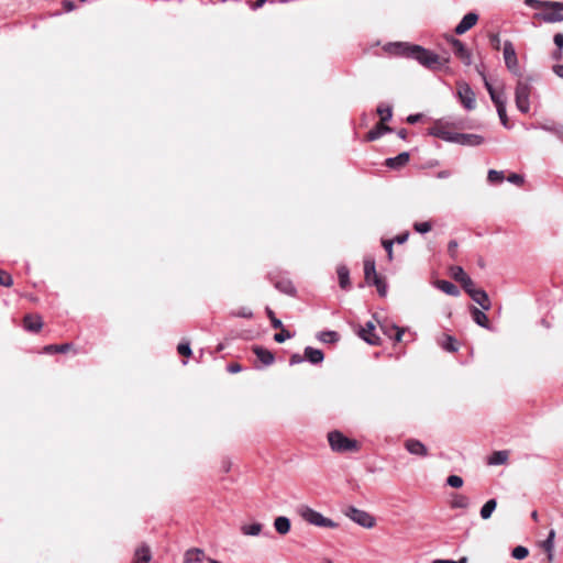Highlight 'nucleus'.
<instances>
[{
  "mask_svg": "<svg viewBox=\"0 0 563 563\" xmlns=\"http://www.w3.org/2000/svg\"><path fill=\"white\" fill-rule=\"evenodd\" d=\"M391 331H395V338H394L395 341L400 342L402 339V335H404V330L394 325V327H391Z\"/></svg>",
  "mask_w": 563,
  "mask_h": 563,
  "instance_id": "56",
  "label": "nucleus"
},
{
  "mask_svg": "<svg viewBox=\"0 0 563 563\" xmlns=\"http://www.w3.org/2000/svg\"><path fill=\"white\" fill-rule=\"evenodd\" d=\"M421 118V114H410L408 118H407V122L410 123V124H413L416 122H418Z\"/></svg>",
  "mask_w": 563,
  "mask_h": 563,
  "instance_id": "63",
  "label": "nucleus"
},
{
  "mask_svg": "<svg viewBox=\"0 0 563 563\" xmlns=\"http://www.w3.org/2000/svg\"><path fill=\"white\" fill-rule=\"evenodd\" d=\"M409 161V154L407 152H402L396 157H390L386 159V165L390 168H399L406 165Z\"/></svg>",
  "mask_w": 563,
  "mask_h": 563,
  "instance_id": "25",
  "label": "nucleus"
},
{
  "mask_svg": "<svg viewBox=\"0 0 563 563\" xmlns=\"http://www.w3.org/2000/svg\"><path fill=\"white\" fill-rule=\"evenodd\" d=\"M178 353L184 356H189L191 354V349L189 343H179L177 346Z\"/></svg>",
  "mask_w": 563,
  "mask_h": 563,
  "instance_id": "51",
  "label": "nucleus"
},
{
  "mask_svg": "<svg viewBox=\"0 0 563 563\" xmlns=\"http://www.w3.org/2000/svg\"><path fill=\"white\" fill-rule=\"evenodd\" d=\"M24 328L30 332H38L43 327L42 317L38 314H27L23 320Z\"/></svg>",
  "mask_w": 563,
  "mask_h": 563,
  "instance_id": "17",
  "label": "nucleus"
},
{
  "mask_svg": "<svg viewBox=\"0 0 563 563\" xmlns=\"http://www.w3.org/2000/svg\"><path fill=\"white\" fill-rule=\"evenodd\" d=\"M496 109H497V113H498V117L500 119L501 124L505 128H508V118H507V113H506V104H500V107H497Z\"/></svg>",
  "mask_w": 563,
  "mask_h": 563,
  "instance_id": "46",
  "label": "nucleus"
},
{
  "mask_svg": "<svg viewBox=\"0 0 563 563\" xmlns=\"http://www.w3.org/2000/svg\"><path fill=\"white\" fill-rule=\"evenodd\" d=\"M503 54H504L505 64H506V67L508 68V70L515 75H520V67H519L517 54H516L515 47L510 41H506L504 43Z\"/></svg>",
  "mask_w": 563,
  "mask_h": 563,
  "instance_id": "6",
  "label": "nucleus"
},
{
  "mask_svg": "<svg viewBox=\"0 0 563 563\" xmlns=\"http://www.w3.org/2000/svg\"><path fill=\"white\" fill-rule=\"evenodd\" d=\"M484 137L479 134H473V133H457L455 136L456 144L463 145V146H478L483 144Z\"/></svg>",
  "mask_w": 563,
  "mask_h": 563,
  "instance_id": "11",
  "label": "nucleus"
},
{
  "mask_svg": "<svg viewBox=\"0 0 563 563\" xmlns=\"http://www.w3.org/2000/svg\"><path fill=\"white\" fill-rule=\"evenodd\" d=\"M429 134L445 142L454 143L457 132H453L446 124L437 123L429 130Z\"/></svg>",
  "mask_w": 563,
  "mask_h": 563,
  "instance_id": "8",
  "label": "nucleus"
},
{
  "mask_svg": "<svg viewBox=\"0 0 563 563\" xmlns=\"http://www.w3.org/2000/svg\"><path fill=\"white\" fill-rule=\"evenodd\" d=\"M562 7H544V12L538 14V16L548 23H554L563 21V2H558Z\"/></svg>",
  "mask_w": 563,
  "mask_h": 563,
  "instance_id": "9",
  "label": "nucleus"
},
{
  "mask_svg": "<svg viewBox=\"0 0 563 563\" xmlns=\"http://www.w3.org/2000/svg\"><path fill=\"white\" fill-rule=\"evenodd\" d=\"M451 44L454 54L462 60L463 64L470 66L472 64V54L466 46L457 38H452Z\"/></svg>",
  "mask_w": 563,
  "mask_h": 563,
  "instance_id": "10",
  "label": "nucleus"
},
{
  "mask_svg": "<svg viewBox=\"0 0 563 563\" xmlns=\"http://www.w3.org/2000/svg\"><path fill=\"white\" fill-rule=\"evenodd\" d=\"M234 314L238 317L247 318V319L253 317L252 311L246 308H242L240 311L235 312Z\"/></svg>",
  "mask_w": 563,
  "mask_h": 563,
  "instance_id": "55",
  "label": "nucleus"
},
{
  "mask_svg": "<svg viewBox=\"0 0 563 563\" xmlns=\"http://www.w3.org/2000/svg\"><path fill=\"white\" fill-rule=\"evenodd\" d=\"M438 343L448 352H456L459 349L456 340L451 335H443L438 340Z\"/></svg>",
  "mask_w": 563,
  "mask_h": 563,
  "instance_id": "26",
  "label": "nucleus"
},
{
  "mask_svg": "<svg viewBox=\"0 0 563 563\" xmlns=\"http://www.w3.org/2000/svg\"><path fill=\"white\" fill-rule=\"evenodd\" d=\"M205 559V551L199 548H191L185 552L184 563H198Z\"/></svg>",
  "mask_w": 563,
  "mask_h": 563,
  "instance_id": "20",
  "label": "nucleus"
},
{
  "mask_svg": "<svg viewBox=\"0 0 563 563\" xmlns=\"http://www.w3.org/2000/svg\"><path fill=\"white\" fill-rule=\"evenodd\" d=\"M279 329H280V332H278L274 335V340L276 342L283 343L292 336V334L288 330L284 329V327L279 328Z\"/></svg>",
  "mask_w": 563,
  "mask_h": 563,
  "instance_id": "42",
  "label": "nucleus"
},
{
  "mask_svg": "<svg viewBox=\"0 0 563 563\" xmlns=\"http://www.w3.org/2000/svg\"><path fill=\"white\" fill-rule=\"evenodd\" d=\"M318 339L323 343H335L339 341L340 335L335 331H321L318 333Z\"/></svg>",
  "mask_w": 563,
  "mask_h": 563,
  "instance_id": "33",
  "label": "nucleus"
},
{
  "mask_svg": "<svg viewBox=\"0 0 563 563\" xmlns=\"http://www.w3.org/2000/svg\"><path fill=\"white\" fill-rule=\"evenodd\" d=\"M276 287L278 289H280L282 291H284L285 294H288V295L295 294V287L290 283H286V284L278 283V284H276Z\"/></svg>",
  "mask_w": 563,
  "mask_h": 563,
  "instance_id": "50",
  "label": "nucleus"
},
{
  "mask_svg": "<svg viewBox=\"0 0 563 563\" xmlns=\"http://www.w3.org/2000/svg\"><path fill=\"white\" fill-rule=\"evenodd\" d=\"M371 285H374L377 288V291H378V294L382 297L386 296V294H387V285H386V283L384 282V279L382 277L376 279V280H374Z\"/></svg>",
  "mask_w": 563,
  "mask_h": 563,
  "instance_id": "43",
  "label": "nucleus"
},
{
  "mask_svg": "<svg viewBox=\"0 0 563 563\" xmlns=\"http://www.w3.org/2000/svg\"><path fill=\"white\" fill-rule=\"evenodd\" d=\"M305 358L311 364H320L324 360L323 352L311 346L305 349Z\"/></svg>",
  "mask_w": 563,
  "mask_h": 563,
  "instance_id": "23",
  "label": "nucleus"
},
{
  "mask_svg": "<svg viewBox=\"0 0 563 563\" xmlns=\"http://www.w3.org/2000/svg\"><path fill=\"white\" fill-rule=\"evenodd\" d=\"M328 441L331 449L335 452L343 453L358 450L357 441L349 439L340 431L329 432Z\"/></svg>",
  "mask_w": 563,
  "mask_h": 563,
  "instance_id": "4",
  "label": "nucleus"
},
{
  "mask_svg": "<svg viewBox=\"0 0 563 563\" xmlns=\"http://www.w3.org/2000/svg\"><path fill=\"white\" fill-rule=\"evenodd\" d=\"M482 76H483L485 88L487 89V91H488V93L490 96V99L495 103L496 108L500 107V104H507V98H506L504 91L503 90L497 91L492 86V84L488 81L486 76L484 74H482Z\"/></svg>",
  "mask_w": 563,
  "mask_h": 563,
  "instance_id": "12",
  "label": "nucleus"
},
{
  "mask_svg": "<svg viewBox=\"0 0 563 563\" xmlns=\"http://www.w3.org/2000/svg\"><path fill=\"white\" fill-rule=\"evenodd\" d=\"M375 327L369 321L366 323L365 328H362L358 332L360 336L371 345H377L379 343V338L374 333Z\"/></svg>",
  "mask_w": 563,
  "mask_h": 563,
  "instance_id": "16",
  "label": "nucleus"
},
{
  "mask_svg": "<svg viewBox=\"0 0 563 563\" xmlns=\"http://www.w3.org/2000/svg\"><path fill=\"white\" fill-rule=\"evenodd\" d=\"M396 54L405 55L416 59L420 65L430 70L449 69V58L441 57L440 55L420 46L410 45L407 43H395L393 45Z\"/></svg>",
  "mask_w": 563,
  "mask_h": 563,
  "instance_id": "1",
  "label": "nucleus"
},
{
  "mask_svg": "<svg viewBox=\"0 0 563 563\" xmlns=\"http://www.w3.org/2000/svg\"><path fill=\"white\" fill-rule=\"evenodd\" d=\"M408 236H409V233L406 232V233L397 235L393 241L398 244H402L408 240Z\"/></svg>",
  "mask_w": 563,
  "mask_h": 563,
  "instance_id": "60",
  "label": "nucleus"
},
{
  "mask_svg": "<svg viewBox=\"0 0 563 563\" xmlns=\"http://www.w3.org/2000/svg\"><path fill=\"white\" fill-rule=\"evenodd\" d=\"M13 284V279L10 274L0 269V285L10 287Z\"/></svg>",
  "mask_w": 563,
  "mask_h": 563,
  "instance_id": "47",
  "label": "nucleus"
},
{
  "mask_svg": "<svg viewBox=\"0 0 563 563\" xmlns=\"http://www.w3.org/2000/svg\"><path fill=\"white\" fill-rule=\"evenodd\" d=\"M364 277L368 285L380 278L376 272L375 260L371 256L364 258Z\"/></svg>",
  "mask_w": 563,
  "mask_h": 563,
  "instance_id": "15",
  "label": "nucleus"
},
{
  "mask_svg": "<svg viewBox=\"0 0 563 563\" xmlns=\"http://www.w3.org/2000/svg\"><path fill=\"white\" fill-rule=\"evenodd\" d=\"M554 539H555V530L551 529L548 538L542 542L541 547L545 552L554 551Z\"/></svg>",
  "mask_w": 563,
  "mask_h": 563,
  "instance_id": "37",
  "label": "nucleus"
},
{
  "mask_svg": "<svg viewBox=\"0 0 563 563\" xmlns=\"http://www.w3.org/2000/svg\"><path fill=\"white\" fill-rule=\"evenodd\" d=\"M405 448L412 455H418V456H422V457L428 455L427 446L419 440H416V439L406 440Z\"/></svg>",
  "mask_w": 563,
  "mask_h": 563,
  "instance_id": "14",
  "label": "nucleus"
},
{
  "mask_svg": "<svg viewBox=\"0 0 563 563\" xmlns=\"http://www.w3.org/2000/svg\"><path fill=\"white\" fill-rule=\"evenodd\" d=\"M552 70L553 73L563 79V65L562 64H556L552 67Z\"/></svg>",
  "mask_w": 563,
  "mask_h": 563,
  "instance_id": "58",
  "label": "nucleus"
},
{
  "mask_svg": "<svg viewBox=\"0 0 563 563\" xmlns=\"http://www.w3.org/2000/svg\"><path fill=\"white\" fill-rule=\"evenodd\" d=\"M477 305L482 307L483 310L487 311L490 309V300L487 292L483 289H478L477 291H473L470 296Z\"/></svg>",
  "mask_w": 563,
  "mask_h": 563,
  "instance_id": "19",
  "label": "nucleus"
},
{
  "mask_svg": "<svg viewBox=\"0 0 563 563\" xmlns=\"http://www.w3.org/2000/svg\"><path fill=\"white\" fill-rule=\"evenodd\" d=\"M488 181L500 183L504 180V173L495 169H489L487 175Z\"/></svg>",
  "mask_w": 563,
  "mask_h": 563,
  "instance_id": "41",
  "label": "nucleus"
},
{
  "mask_svg": "<svg viewBox=\"0 0 563 563\" xmlns=\"http://www.w3.org/2000/svg\"><path fill=\"white\" fill-rule=\"evenodd\" d=\"M344 515L356 525L371 529L375 526V518L367 511L350 506L344 510Z\"/></svg>",
  "mask_w": 563,
  "mask_h": 563,
  "instance_id": "5",
  "label": "nucleus"
},
{
  "mask_svg": "<svg viewBox=\"0 0 563 563\" xmlns=\"http://www.w3.org/2000/svg\"><path fill=\"white\" fill-rule=\"evenodd\" d=\"M341 288L345 289L350 286V272L344 265H340L336 269Z\"/></svg>",
  "mask_w": 563,
  "mask_h": 563,
  "instance_id": "29",
  "label": "nucleus"
},
{
  "mask_svg": "<svg viewBox=\"0 0 563 563\" xmlns=\"http://www.w3.org/2000/svg\"><path fill=\"white\" fill-rule=\"evenodd\" d=\"M471 505V500L467 496L462 494H455L451 500V507L455 509H466Z\"/></svg>",
  "mask_w": 563,
  "mask_h": 563,
  "instance_id": "27",
  "label": "nucleus"
},
{
  "mask_svg": "<svg viewBox=\"0 0 563 563\" xmlns=\"http://www.w3.org/2000/svg\"><path fill=\"white\" fill-rule=\"evenodd\" d=\"M508 460V453L506 451L494 452L488 460L489 465H501Z\"/></svg>",
  "mask_w": 563,
  "mask_h": 563,
  "instance_id": "32",
  "label": "nucleus"
},
{
  "mask_svg": "<svg viewBox=\"0 0 563 563\" xmlns=\"http://www.w3.org/2000/svg\"><path fill=\"white\" fill-rule=\"evenodd\" d=\"M253 352L265 366L272 365L275 361L274 354L267 349L254 346Z\"/></svg>",
  "mask_w": 563,
  "mask_h": 563,
  "instance_id": "18",
  "label": "nucleus"
},
{
  "mask_svg": "<svg viewBox=\"0 0 563 563\" xmlns=\"http://www.w3.org/2000/svg\"><path fill=\"white\" fill-rule=\"evenodd\" d=\"M478 20V15L474 12H470L463 16L461 22L455 27V33L461 35L472 29Z\"/></svg>",
  "mask_w": 563,
  "mask_h": 563,
  "instance_id": "13",
  "label": "nucleus"
},
{
  "mask_svg": "<svg viewBox=\"0 0 563 563\" xmlns=\"http://www.w3.org/2000/svg\"><path fill=\"white\" fill-rule=\"evenodd\" d=\"M151 559V550L145 544L139 547L134 552V563H148Z\"/></svg>",
  "mask_w": 563,
  "mask_h": 563,
  "instance_id": "22",
  "label": "nucleus"
},
{
  "mask_svg": "<svg viewBox=\"0 0 563 563\" xmlns=\"http://www.w3.org/2000/svg\"><path fill=\"white\" fill-rule=\"evenodd\" d=\"M452 274H453V277L460 282V283H463V280H465L468 275L463 271L462 267L460 266H455L452 268Z\"/></svg>",
  "mask_w": 563,
  "mask_h": 563,
  "instance_id": "44",
  "label": "nucleus"
},
{
  "mask_svg": "<svg viewBox=\"0 0 563 563\" xmlns=\"http://www.w3.org/2000/svg\"><path fill=\"white\" fill-rule=\"evenodd\" d=\"M457 96L466 110L475 108V93L468 84L464 81L457 84Z\"/></svg>",
  "mask_w": 563,
  "mask_h": 563,
  "instance_id": "7",
  "label": "nucleus"
},
{
  "mask_svg": "<svg viewBox=\"0 0 563 563\" xmlns=\"http://www.w3.org/2000/svg\"><path fill=\"white\" fill-rule=\"evenodd\" d=\"M298 515L308 523L316 527L336 528L338 523L330 518L324 517L319 511L310 508L309 506L301 505L297 508Z\"/></svg>",
  "mask_w": 563,
  "mask_h": 563,
  "instance_id": "2",
  "label": "nucleus"
},
{
  "mask_svg": "<svg viewBox=\"0 0 563 563\" xmlns=\"http://www.w3.org/2000/svg\"><path fill=\"white\" fill-rule=\"evenodd\" d=\"M468 559L466 556H462L460 560H444V559H435L432 563H467Z\"/></svg>",
  "mask_w": 563,
  "mask_h": 563,
  "instance_id": "52",
  "label": "nucleus"
},
{
  "mask_svg": "<svg viewBox=\"0 0 563 563\" xmlns=\"http://www.w3.org/2000/svg\"><path fill=\"white\" fill-rule=\"evenodd\" d=\"M413 229H415L416 232L424 234V233H428L429 231H431L432 225H431V223L429 221L416 222L413 224Z\"/></svg>",
  "mask_w": 563,
  "mask_h": 563,
  "instance_id": "40",
  "label": "nucleus"
},
{
  "mask_svg": "<svg viewBox=\"0 0 563 563\" xmlns=\"http://www.w3.org/2000/svg\"><path fill=\"white\" fill-rule=\"evenodd\" d=\"M554 44L558 46L559 49H562L563 48V34L562 33H556L554 35Z\"/></svg>",
  "mask_w": 563,
  "mask_h": 563,
  "instance_id": "57",
  "label": "nucleus"
},
{
  "mask_svg": "<svg viewBox=\"0 0 563 563\" xmlns=\"http://www.w3.org/2000/svg\"><path fill=\"white\" fill-rule=\"evenodd\" d=\"M446 483L451 487L460 488L463 485V478L461 476H459V475H450L446 478Z\"/></svg>",
  "mask_w": 563,
  "mask_h": 563,
  "instance_id": "45",
  "label": "nucleus"
},
{
  "mask_svg": "<svg viewBox=\"0 0 563 563\" xmlns=\"http://www.w3.org/2000/svg\"><path fill=\"white\" fill-rule=\"evenodd\" d=\"M496 507H497L496 499L487 500L481 508L479 514H481L482 519H484V520L489 519L492 517L493 512L495 511Z\"/></svg>",
  "mask_w": 563,
  "mask_h": 563,
  "instance_id": "30",
  "label": "nucleus"
},
{
  "mask_svg": "<svg viewBox=\"0 0 563 563\" xmlns=\"http://www.w3.org/2000/svg\"><path fill=\"white\" fill-rule=\"evenodd\" d=\"M456 247H457V243H456L455 241H451V242L449 243L448 249H449V252H450L452 255H453V254H454V252L456 251Z\"/></svg>",
  "mask_w": 563,
  "mask_h": 563,
  "instance_id": "64",
  "label": "nucleus"
},
{
  "mask_svg": "<svg viewBox=\"0 0 563 563\" xmlns=\"http://www.w3.org/2000/svg\"><path fill=\"white\" fill-rule=\"evenodd\" d=\"M377 113L379 114L382 122H386V121L390 120L391 115H393L391 108L389 106H383V104L378 106Z\"/></svg>",
  "mask_w": 563,
  "mask_h": 563,
  "instance_id": "38",
  "label": "nucleus"
},
{
  "mask_svg": "<svg viewBox=\"0 0 563 563\" xmlns=\"http://www.w3.org/2000/svg\"><path fill=\"white\" fill-rule=\"evenodd\" d=\"M70 349L68 343L64 344H52L43 347V353L52 354V353H66Z\"/></svg>",
  "mask_w": 563,
  "mask_h": 563,
  "instance_id": "35",
  "label": "nucleus"
},
{
  "mask_svg": "<svg viewBox=\"0 0 563 563\" xmlns=\"http://www.w3.org/2000/svg\"><path fill=\"white\" fill-rule=\"evenodd\" d=\"M511 555L516 560H523L529 555V550L526 547L518 545L512 549Z\"/></svg>",
  "mask_w": 563,
  "mask_h": 563,
  "instance_id": "39",
  "label": "nucleus"
},
{
  "mask_svg": "<svg viewBox=\"0 0 563 563\" xmlns=\"http://www.w3.org/2000/svg\"><path fill=\"white\" fill-rule=\"evenodd\" d=\"M274 528L279 534H287L290 531L291 523L289 518L279 516L274 520Z\"/></svg>",
  "mask_w": 563,
  "mask_h": 563,
  "instance_id": "24",
  "label": "nucleus"
},
{
  "mask_svg": "<svg viewBox=\"0 0 563 563\" xmlns=\"http://www.w3.org/2000/svg\"><path fill=\"white\" fill-rule=\"evenodd\" d=\"M262 529H263L262 523L255 522L252 525H243L241 527V532L244 536L256 537L262 532Z\"/></svg>",
  "mask_w": 563,
  "mask_h": 563,
  "instance_id": "31",
  "label": "nucleus"
},
{
  "mask_svg": "<svg viewBox=\"0 0 563 563\" xmlns=\"http://www.w3.org/2000/svg\"><path fill=\"white\" fill-rule=\"evenodd\" d=\"M532 86L527 79H519L515 90V101L517 109L522 113H528L530 110V95Z\"/></svg>",
  "mask_w": 563,
  "mask_h": 563,
  "instance_id": "3",
  "label": "nucleus"
},
{
  "mask_svg": "<svg viewBox=\"0 0 563 563\" xmlns=\"http://www.w3.org/2000/svg\"><path fill=\"white\" fill-rule=\"evenodd\" d=\"M303 361V357L300 354H292L290 356L289 363L290 365L299 364Z\"/></svg>",
  "mask_w": 563,
  "mask_h": 563,
  "instance_id": "59",
  "label": "nucleus"
},
{
  "mask_svg": "<svg viewBox=\"0 0 563 563\" xmlns=\"http://www.w3.org/2000/svg\"><path fill=\"white\" fill-rule=\"evenodd\" d=\"M525 3L537 9H544V7H562L561 4H558L556 1L525 0Z\"/></svg>",
  "mask_w": 563,
  "mask_h": 563,
  "instance_id": "36",
  "label": "nucleus"
},
{
  "mask_svg": "<svg viewBox=\"0 0 563 563\" xmlns=\"http://www.w3.org/2000/svg\"><path fill=\"white\" fill-rule=\"evenodd\" d=\"M390 129L388 126H386L384 124V122L380 121V123H378L373 130H371L367 135H366V140L367 141H375L377 139H379L382 135H384L385 133L389 132Z\"/></svg>",
  "mask_w": 563,
  "mask_h": 563,
  "instance_id": "28",
  "label": "nucleus"
},
{
  "mask_svg": "<svg viewBox=\"0 0 563 563\" xmlns=\"http://www.w3.org/2000/svg\"><path fill=\"white\" fill-rule=\"evenodd\" d=\"M508 181L512 183L515 185H521L523 183V177L521 175H519V174H511L508 177Z\"/></svg>",
  "mask_w": 563,
  "mask_h": 563,
  "instance_id": "54",
  "label": "nucleus"
},
{
  "mask_svg": "<svg viewBox=\"0 0 563 563\" xmlns=\"http://www.w3.org/2000/svg\"><path fill=\"white\" fill-rule=\"evenodd\" d=\"M393 244H394L393 240L383 241V246L386 250L389 260L393 258Z\"/></svg>",
  "mask_w": 563,
  "mask_h": 563,
  "instance_id": "53",
  "label": "nucleus"
},
{
  "mask_svg": "<svg viewBox=\"0 0 563 563\" xmlns=\"http://www.w3.org/2000/svg\"><path fill=\"white\" fill-rule=\"evenodd\" d=\"M242 371V367L239 363H233L228 366V372L235 374Z\"/></svg>",
  "mask_w": 563,
  "mask_h": 563,
  "instance_id": "61",
  "label": "nucleus"
},
{
  "mask_svg": "<svg viewBox=\"0 0 563 563\" xmlns=\"http://www.w3.org/2000/svg\"><path fill=\"white\" fill-rule=\"evenodd\" d=\"M471 313H472V318L476 324H478L479 327L485 328V329H490L489 320L483 310H479L476 307H472Z\"/></svg>",
  "mask_w": 563,
  "mask_h": 563,
  "instance_id": "21",
  "label": "nucleus"
},
{
  "mask_svg": "<svg viewBox=\"0 0 563 563\" xmlns=\"http://www.w3.org/2000/svg\"><path fill=\"white\" fill-rule=\"evenodd\" d=\"M465 291L471 296L473 291H477L478 289L475 288L474 282L468 276L463 283H461Z\"/></svg>",
  "mask_w": 563,
  "mask_h": 563,
  "instance_id": "48",
  "label": "nucleus"
},
{
  "mask_svg": "<svg viewBox=\"0 0 563 563\" xmlns=\"http://www.w3.org/2000/svg\"><path fill=\"white\" fill-rule=\"evenodd\" d=\"M438 287L445 294L451 296H457L460 294L459 288L451 282L441 280L438 284Z\"/></svg>",
  "mask_w": 563,
  "mask_h": 563,
  "instance_id": "34",
  "label": "nucleus"
},
{
  "mask_svg": "<svg viewBox=\"0 0 563 563\" xmlns=\"http://www.w3.org/2000/svg\"><path fill=\"white\" fill-rule=\"evenodd\" d=\"M554 134L563 141V126L562 125H554Z\"/></svg>",
  "mask_w": 563,
  "mask_h": 563,
  "instance_id": "62",
  "label": "nucleus"
},
{
  "mask_svg": "<svg viewBox=\"0 0 563 563\" xmlns=\"http://www.w3.org/2000/svg\"><path fill=\"white\" fill-rule=\"evenodd\" d=\"M266 313L268 316V318L271 319V322H272V325L273 328L275 329H279L283 327V323L282 321L275 317L274 312L272 311V309L269 308H266Z\"/></svg>",
  "mask_w": 563,
  "mask_h": 563,
  "instance_id": "49",
  "label": "nucleus"
}]
</instances>
